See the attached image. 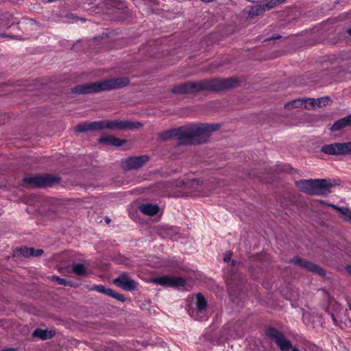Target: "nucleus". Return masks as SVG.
<instances>
[{"instance_id":"nucleus-1","label":"nucleus","mask_w":351,"mask_h":351,"mask_svg":"<svg viewBox=\"0 0 351 351\" xmlns=\"http://www.w3.org/2000/svg\"><path fill=\"white\" fill-rule=\"evenodd\" d=\"M219 128L218 123L196 124L160 132L158 137L163 141L177 138L182 144H200L206 142L210 133Z\"/></svg>"},{"instance_id":"nucleus-2","label":"nucleus","mask_w":351,"mask_h":351,"mask_svg":"<svg viewBox=\"0 0 351 351\" xmlns=\"http://www.w3.org/2000/svg\"><path fill=\"white\" fill-rule=\"evenodd\" d=\"M237 83V80L233 78L187 82L175 86L172 91L178 94H191L202 90H219L234 87Z\"/></svg>"},{"instance_id":"nucleus-3","label":"nucleus","mask_w":351,"mask_h":351,"mask_svg":"<svg viewBox=\"0 0 351 351\" xmlns=\"http://www.w3.org/2000/svg\"><path fill=\"white\" fill-rule=\"evenodd\" d=\"M142 126L143 124L140 122L114 119L82 123L78 124L75 130L80 132L104 129L133 130Z\"/></svg>"},{"instance_id":"nucleus-4","label":"nucleus","mask_w":351,"mask_h":351,"mask_svg":"<svg viewBox=\"0 0 351 351\" xmlns=\"http://www.w3.org/2000/svg\"><path fill=\"white\" fill-rule=\"evenodd\" d=\"M129 83V78L124 77L88 83L86 84L77 85L74 88L73 90L75 93L79 94L93 93L110 89L119 88L127 86Z\"/></svg>"},{"instance_id":"nucleus-5","label":"nucleus","mask_w":351,"mask_h":351,"mask_svg":"<svg viewBox=\"0 0 351 351\" xmlns=\"http://www.w3.org/2000/svg\"><path fill=\"white\" fill-rule=\"evenodd\" d=\"M321 152L326 154L339 156L351 154V141L346 143H334L322 147Z\"/></svg>"},{"instance_id":"nucleus-6","label":"nucleus","mask_w":351,"mask_h":351,"mask_svg":"<svg viewBox=\"0 0 351 351\" xmlns=\"http://www.w3.org/2000/svg\"><path fill=\"white\" fill-rule=\"evenodd\" d=\"M58 179L51 175L28 176L23 179L25 184L30 187H44L58 182Z\"/></svg>"},{"instance_id":"nucleus-7","label":"nucleus","mask_w":351,"mask_h":351,"mask_svg":"<svg viewBox=\"0 0 351 351\" xmlns=\"http://www.w3.org/2000/svg\"><path fill=\"white\" fill-rule=\"evenodd\" d=\"M151 281L156 285L172 288L184 287L186 285L183 278L169 275L152 278Z\"/></svg>"},{"instance_id":"nucleus-8","label":"nucleus","mask_w":351,"mask_h":351,"mask_svg":"<svg viewBox=\"0 0 351 351\" xmlns=\"http://www.w3.org/2000/svg\"><path fill=\"white\" fill-rule=\"evenodd\" d=\"M339 184L335 180L317 179L314 181V195H323L331 192L330 188Z\"/></svg>"},{"instance_id":"nucleus-9","label":"nucleus","mask_w":351,"mask_h":351,"mask_svg":"<svg viewBox=\"0 0 351 351\" xmlns=\"http://www.w3.org/2000/svg\"><path fill=\"white\" fill-rule=\"evenodd\" d=\"M149 160L146 155L130 157L122 162V167L125 170H131L141 167Z\"/></svg>"},{"instance_id":"nucleus-10","label":"nucleus","mask_w":351,"mask_h":351,"mask_svg":"<svg viewBox=\"0 0 351 351\" xmlns=\"http://www.w3.org/2000/svg\"><path fill=\"white\" fill-rule=\"evenodd\" d=\"M114 283L125 291H132L136 289V283L126 274H123L114 280Z\"/></svg>"},{"instance_id":"nucleus-11","label":"nucleus","mask_w":351,"mask_h":351,"mask_svg":"<svg viewBox=\"0 0 351 351\" xmlns=\"http://www.w3.org/2000/svg\"><path fill=\"white\" fill-rule=\"evenodd\" d=\"M291 262L300 266L302 268L306 269L308 271H311L320 275L324 274V271L321 268L306 260L301 259L298 257H295L291 259Z\"/></svg>"},{"instance_id":"nucleus-12","label":"nucleus","mask_w":351,"mask_h":351,"mask_svg":"<svg viewBox=\"0 0 351 351\" xmlns=\"http://www.w3.org/2000/svg\"><path fill=\"white\" fill-rule=\"evenodd\" d=\"M334 323L341 328H348L351 326V310H344L339 315V323L334 315H330Z\"/></svg>"},{"instance_id":"nucleus-13","label":"nucleus","mask_w":351,"mask_h":351,"mask_svg":"<svg viewBox=\"0 0 351 351\" xmlns=\"http://www.w3.org/2000/svg\"><path fill=\"white\" fill-rule=\"evenodd\" d=\"M178 186L184 187L186 191V193L190 195H193L194 192L199 191L201 189L200 181L197 180H193L187 182H180Z\"/></svg>"},{"instance_id":"nucleus-14","label":"nucleus","mask_w":351,"mask_h":351,"mask_svg":"<svg viewBox=\"0 0 351 351\" xmlns=\"http://www.w3.org/2000/svg\"><path fill=\"white\" fill-rule=\"evenodd\" d=\"M315 180H302L296 182L298 189L307 194L314 195Z\"/></svg>"},{"instance_id":"nucleus-15","label":"nucleus","mask_w":351,"mask_h":351,"mask_svg":"<svg viewBox=\"0 0 351 351\" xmlns=\"http://www.w3.org/2000/svg\"><path fill=\"white\" fill-rule=\"evenodd\" d=\"M348 126H351V114L335 121L330 130L331 132H337Z\"/></svg>"},{"instance_id":"nucleus-16","label":"nucleus","mask_w":351,"mask_h":351,"mask_svg":"<svg viewBox=\"0 0 351 351\" xmlns=\"http://www.w3.org/2000/svg\"><path fill=\"white\" fill-rule=\"evenodd\" d=\"M139 210L146 215L153 216L158 212L159 208L156 204L147 203L141 204L139 206Z\"/></svg>"},{"instance_id":"nucleus-17","label":"nucleus","mask_w":351,"mask_h":351,"mask_svg":"<svg viewBox=\"0 0 351 351\" xmlns=\"http://www.w3.org/2000/svg\"><path fill=\"white\" fill-rule=\"evenodd\" d=\"M100 142L108 145L120 147L126 143L125 140L119 139L112 136H106L100 138Z\"/></svg>"},{"instance_id":"nucleus-18","label":"nucleus","mask_w":351,"mask_h":351,"mask_svg":"<svg viewBox=\"0 0 351 351\" xmlns=\"http://www.w3.org/2000/svg\"><path fill=\"white\" fill-rule=\"evenodd\" d=\"M20 252L25 256H39L43 253V250L40 249L34 250L32 247H21Z\"/></svg>"},{"instance_id":"nucleus-19","label":"nucleus","mask_w":351,"mask_h":351,"mask_svg":"<svg viewBox=\"0 0 351 351\" xmlns=\"http://www.w3.org/2000/svg\"><path fill=\"white\" fill-rule=\"evenodd\" d=\"M328 206L339 211L347 221L351 222V210L350 208L337 206L332 204H328Z\"/></svg>"},{"instance_id":"nucleus-20","label":"nucleus","mask_w":351,"mask_h":351,"mask_svg":"<svg viewBox=\"0 0 351 351\" xmlns=\"http://www.w3.org/2000/svg\"><path fill=\"white\" fill-rule=\"evenodd\" d=\"M71 271L77 276H83L87 274V268L84 264H73L71 266Z\"/></svg>"},{"instance_id":"nucleus-21","label":"nucleus","mask_w":351,"mask_h":351,"mask_svg":"<svg viewBox=\"0 0 351 351\" xmlns=\"http://www.w3.org/2000/svg\"><path fill=\"white\" fill-rule=\"evenodd\" d=\"M54 332L51 330H46L43 329H36L34 333L33 336L36 337H39L41 339H47L51 338L53 336Z\"/></svg>"},{"instance_id":"nucleus-22","label":"nucleus","mask_w":351,"mask_h":351,"mask_svg":"<svg viewBox=\"0 0 351 351\" xmlns=\"http://www.w3.org/2000/svg\"><path fill=\"white\" fill-rule=\"evenodd\" d=\"M264 12L263 9V5L261 4H257L253 6H251L247 8V14L250 16H255L261 14Z\"/></svg>"},{"instance_id":"nucleus-23","label":"nucleus","mask_w":351,"mask_h":351,"mask_svg":"<svg viewBox=\"0 0 351 351\" xmlns=\"http://www.w3.org/2000/svg\"><path fill=\"white\" fill-rule=\"evenodd\" d=\"M304 104V99H296L291 101L287 102L285 104L284 107L285 109L292 110L295 108H300Z\"/></svg>"},{"instance_id":"nucleus-24","label":"nucleus","mask_w":351,"mask_h":351,"mask_svg":"<svg viewBox=\"0 0 351 351\" xmlns=\"http://www.w3.org/2000/svg\"><path fill=\"white\" fill-rule=\"evenodd\" d=\"M196 300L197 311L202 312V311L205 310L207 306V304L204 297L201 293H198L197 295Z\"/></svg>"},{"instance_id":"nucleus-25","label":"nucleus","mask_w":351,"mask_h":351,"mask_svg":"<svg viewBox=\"0 0 351 351\" xmlns=\"http://www.w3.org/2000/svg\"><path fill=\"white\" fill-rule=\"evenodd\" d=\"M91 289L109 296H110L112 293V289L108 288L102 285H95L91 288Z\"/></svg>"},{"instance_id":"nucleus-26","label":"nucleus","mask_w":351,"mask_h":351,"mask_svg":"<svg viewBox=\"0 0 351 351\" xmlns=\"http://www.w3.org/2000/svg\"><path fill=\"white\" fill-rule=\"evenodd\" d=\"M316 106L324 107L330 104V99L328 97H323L315 99Z\"/></svg>"},{"instance_id":"nucleus-27","label":"nucleus","mask_w":351,"mask_h":351,"mask_svg":"<svg viewBox=\"0 0 351 351\" xmlns=\"http://www.w3.org/2000/svg\"><path fill=\"white\" fill-rule=\"evenodd\" d=\"M304 99V108L307 110H313L316 107L315 99L306 98Z\"/></svg>"},{"instance_id":"nucleus-28","label":"nucleus","mask_w":351,"mask_h":351,"mask_svg":"<svg viewBox=\"0 0 351 351\" xmlns=\"http://www.w3.org/2000/svg\"><path fill=\"white\" fill-rule=\"evenodd\" d=\"M277 5L278 0H266L264 3L261 4V5H263V9L264 12L274 8Z\"/></svg>"},{"instance_id":"nucleus-29","label":"nucleus","mask_w":351,"mask_h":351,"mask_svg":"<svg viewBox=\"0 0 351 351\" xmlns=\"http://www.w3.org/2000/svg\"><path fill=\"white\" fill-rule=\"evenodd\" d=\"M110 296L114 298H115V299H117V300H118L119 301H121V302H123L125 300V298L123 295L119 294L118 293H116L113 290H112V293L110 295Z\"/></svg>"},{"instance_id":"nucleus-30","label":"nucleus","mask_w":351,"mask_h":351,"mask_svg":"<svg viewBox=\"0 0 351 351\" xmlns=\"http://www.w3.org/2000/svg\"><path fill=\"white\" fill-rule=\"evenodd\" d=\"M52 279L56 280L59 285H69L70 283L64 278L58 276H52Z\"/></svg>"},{"instance_id":"nucleus-31","label":"nucleus","mask_w":351,"mask_h":351,"mask_svg":"<svg viewBox=\"0 0 351 351\" xmlns=\"http://www.w3.org/2000/svg\"><path fill=\"white\" fill-rule=\"evenodd\" d=\"M232 253L230 252H226L224 254L223 260L225 262H228L230 260Z\"/></svg>"},{"instance_id":"nucleus-32","label":"nucleus","mask_w":351,"mask_h":351,"mask_svg":"<svg viewBox=\"0 0 351 351\" xmlns=\"http://www.w3.org/2000/svg\"><path fill=\"white\" fill-rule=\"evenodd\" d=\"M0 36L3 37V38H16V36H9L4 33L1 34Z\"/></svg>"},{"instance_id":"nucleus-33","label":"nucleus","mask_w":351,"mask_h":351,"mask_svg":"<svg viewBox=\"0 0 351 351\" xmlns=\"http://www.w3.org/2000/svg\"><path fill=\"white\" fill-rule=\"evenodd\" d=\"M29 25L33 26V27H36L37 24L36 23V22L34 21L30 20L29 21Z\"/></svg>"},{"instance_id":"nucleus-34","label":"nucleus","mask_w":351,"mask_h":351,"mask_svg":"<svg viewBox=\"0 0 351 351\" xmlns=\"http://www.w3.org/2000/svg\"><path fill=\"white\" fill-rule=\"evenodd\" d=\"M1 351H16V350L14 348H9V349L3 350Z\"/></svg>"},{"instance_id":"nucleus-35","label":"nucleus","mask_w":351,"mask_h":351,"mask_svg":"<svg viewBox=\"0 0 351 351\" xmlns=\"http://www.w3.org/2000/svg\"><path fill=\"white\" fill-rule=\"evenodd\" d=\"M201 1L204 2V3H210V2L213 1L214 0H201Z\"/></svg>"},{"instance_id":"nucleus-36","label":"nucleus","mask_w":351,"mask_h":351,"mask_svg":"<svg viewBox=\"0 0 351 351\" xmlns=\"http://www.w3.org/2000/svg\"><path fill=\"white\" fill-rule=\"evenodd\" d=\"M286 0H278V5L285 2Z\"/></svg>"},{"instance_id":"nucleus-37","label":"nucleus","mask_w":351,"mask_h":351,"mask_svg":"<svg viewBox=\"0 0 351 351\" xmlns=\"http://www.w3.org/2000/svg\"><path fill=\"white\" fill-rule=\"evenodd\" d=\"M347 269H348V271L349 272V274H351V267L350 266L348 267Z\"/></svg>"},{"instance_id":"nucleus-38","label":"nucleus","mask_w":351,"mask_h":351,"mask_svg":"<svg viewBox=\"0 0 351 351\" xmlns=\"http://www.w3.org/2000/svg\"><path fill=\"white\" fill-rule=\"evenodd\" d=\"M348 33L351 36V28L348 30Z\"/></svg>"},{"instance_id":"nucleus-39","label":"nucleus","mask_w":351,"mask_h":351,"mask_svg":"<svg viewBox=\"0 0 351 351\" xmlns=\"http://www.w3.org/2000/svg\"><path fill=\"white\" fill-rule=\"evenodd\" d=\"M232 265H235L236 264V261H232Z\"/></svg>"},{"instance_id":"nucleus-40","label":"nucleus","mask_w":351,"mask_h":351,"mask_svg":"<svg viewBox=\"0 0 351 351\" xmlns=\"http://www.w3.org/2000/svg\"><path fill=\"white\" fill-rule=\"evenodd\" d=\"M68 16H73V14H70L68 15Z\"/></svg>"},{"instance_id":"nucleus-41","label":"nucleus","mask_w":351,"mask_h":351,"mask_svg":"<svg viewBox=\"0 0 351 351\" xmlns=\"http://www.w3.org/2000/svg\"><path fill=\"white\" fill-rule=\"evenodd\" d=\"M243 333L242 332V333L239 335V337H243Z\"/></svg>"}]
</instances>
